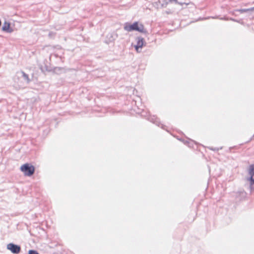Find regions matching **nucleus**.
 <instances>
[{
  "mask_svg": "<svg viewBox=\"0 0 254 254\" xmlns=\"http://www.w3.org/2000/svg\"><path fill=\"white\" fill-rule=\"evenodd\" d=\"M2 30L3 31H5L8 33H11L12 32V30L10 29V23L5 21L3 23Z\"/></svg>",
  "mask_w": 254,
  "mask_h": 254,
  "instance_id": "nucleus-6",
  "label": "nucleus"
},
{
  "mask_svg": "<svg viewBox=\"0 0 254 254\" xmlns=\"http://www.w3.org/2000/svg\"><path fill=\"white\" fill-rule=\"evenodd\" d=\"M28 254H39L35 250H29Z\"/></svg>",
  "mask_w": 254,
  "mask_h": 254,
  "instance_id": "nucleus-11",
  "label": "nucleus"
},
{
  "mask_svg": "<svg viewBox=\"0 0 254 254\" xmlns=\"http://www.w3.org/2000/svg\"><path fill=\"white\" fill-rule=\"evenodd\" d=\"M236 11H239L241 13L246 12H248V11H254V7L250 8H247V9H238V10H237Z\"/></svg>",
  "mask_w": 254,
  "mask_h": 254,
  "instance_id": "nucleus-9",
  "label": "nucleus"
},
{
  "mask_svg": "<svg viewBox=\"0 0 254 254\" xmlns=\"http://www.w3.org/2000/svg\"><path fill=\"white\" fill-rule=\"evenodd\" d=\"M249 174L250 177L247 180L250 182L251 188L254 189V165H252L250 166Z\"/></svg>",
  "mask_w": 254,
  "mask_h": 254,
  "instance_id": "nucleus-3",
  "label": "nucleus"
},
{
  "mask_svg": "<svg viewBox=\"0 0 254 254\" xmlns=\"http://www.w3.org/2000/svg\"><path fill=\"white\" fill-rule=\"evenodd\" d=\"M170 1L175 2V3H179L180 5H183L184 4H185L186 5H188L189 4V3L186 1L182 2L181 1H179V0H170Z\"/></svg>",
  "mask_w": 254,
  "mask_h": 254,
  "instance_id": "nucleus-10",
  "label": "nucleus"
},
{
  "mask_svg": "<svg viewBox=\"0 0 254 254\" xmlns=\"http://www.w3.org/2000/svg\"><path fill=\"white\" fill-rule=\"evenodd\" d=\"M137 44L135 46V50L137 52H139V49L141 48L144 44V39L141 37H138L136 38Z\"/></svg>",
  "mask_w": 254,
  "mask_h": 254,
  "instance_id": "nucleus-5",
  "label": "nucleus"
},
{
  "mask_svg": "<svg viewBox=\"0 0 254 254\" xmlns=\"http://www.w3.org/2000/svg\"><path fill=\"white\" fill-rule=\"evenodd\" d=\"M19 73L22 75L24 80L26 81L27 83H29L30 82V79L29 78L28 75L27 74H26L23 71H21Z\"/></svg>",
  "mask_w": 254,
  "mask_h": 254,
  "instance_id": "nucleus-8",
  "label": "nucleus"
},
{
  "mask_svg": "<svg viewBox=\"0 0 254 254\" xmlns=\"http://www.w3.org/2000/svg\"><path fill=\"white\" fill-rule=\"evenodd\" d=\"M210 149L212 150H219V148H210Z\"/></svg>",
  "mask_w": 254,
  "mask_h": 254,
  "instance_id": "nucleus-12",
  "label": "nucleus"
},
{
  "mask_svg": "<svg viewBox=\"0 0 254 254\" xmlns=\"http://www.w3.org/2000/svg\"><path fill=\"white\" fill-rule=\"evenodd\" d=\"M20 170L25 176H31L34 173L35 168L33 166L26 163L21 166Z\"/></svg>",
  "mask_w": 254,
  "mask_h": 254,
  "instance_id": "nucleus-1",
  "label": "nucleus"
},
{
  "mask_svg": "<svg viewBox=\"0 0 254 254\" xmlns=\"http://www.w3.org/2000/svg\"><path fill=\"white\" fill-rule=\"evenodd\" d=\"M137 24L138 23L137 22L133 23L132 24L126 23L124 26V29L128 32L133 30L136 31Z\"/></svg>",
  "mask_w": 254,
  "mask_h": 254,
  "instance_id": "nucleus-4",
  "label": "nucleus"
},
{
  "mask_svg": "<svg viewBox=\"0 0 254 254\" xmlns=\"http://www.w3.org/2000/svg\"><path fill=\"white\" fill-rule=\"evenodd\" d=\"M136 31H139L140 32L145 33L146 32V30L144 29V26L142 24H137Z\"/></svg>",
  "mask_w": 254,
  "mask_h": 254,
  "instance_id": "nucleus-7",
  "label": "nucleus"
},
{
  "mask_svg": "<svg viewBox=\"0 0 254 254\" xmlns=\"http://www.w3.org/2000/svg\"><path fill=\"white\" fill-rule=\"evenodd\" d=\"M110 36H111V37L112 38V39H111V40H110V41H113V40H114V39L113 38V36H112L111 35H110Z\"/></svg>",
  "mask_w": 254,
  "mask_h": 254,
  "instance_id": "nucleus-13",
  "label": "nucleus"
},
{
  "mask_svg": "<svg viewBox=\"0 0 254 254\" xmlns=\"http://www.w3.org/2000/svg\"><path fill=\"white\" fill-rule=\"evenodd\" d=\"M6 248L7 250L10 251L12 253L14 254H19L21 250V248L19 246L13 243H9L7 244Z\"/></svg>",
  "mask_w": 254,
  "mask_h": 254,
  "instance_id": "nucleus-2",
  "label": "nucleus"
}]
</instances>
